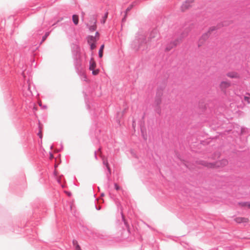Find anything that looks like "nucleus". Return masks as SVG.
<instances>
[{"label":"nucleus","instance_id":"1","mask_svg":"<svg viewBox=\"0 0 250 250\" xmlns=\"http://www.w3.org/2000/svg\"><path fill=\"white\" fill-rule=\"evenodd\" d=\"M228 161L226 158H223L214 162H208L205 161H200L199 164L208 169H215L223 168L228 165Z\"/></svg>","mask_w":250,"mask_h":250},{"label":"nucleus","instance_id":"2","mask_svg":"<svg viewBox=\"0 0 250 250\" xmlns=\"http://www.w3.org/2000/svg\"><path fill=\"white\" fill-rule=\"evenodd\" d=\"M234 221L237 224H243L244 225H247L250 221L249 218L241 216L236 217L234 219Z\"/></svg>","mask_w":250,"mask_h":250},{"label":"nucleus","instance_id":"3","mask_svg":"<svg viewBox=\"0 0 250 250\" xmlns=\"http://www.w3.org/2000/svg\"><path fill=\"white\" fill-rule=\"evenodd\" d=\"M194 0H187L184 1L180 6V10L182 12H185L191 7V3Z\"/></svg>","mask_w":250,"mask_h":250},{"label":"nucleus","instance_id":"4","mask_svg":"<svg viewBox=\"0 0 250 250\" xmlns=\"http://www.w3.org/2000/svg\"><path fill=\"white\" fill-rule=\"evenodd\" d=\"M231 86V83L229 81H222L219 85V87L221 91L224 92L226 89Z\"/></svg>","mask_w":250,"mask_h":250},{"label":"nucleus","instance_id":"5","mask_svg":"<svg viewBox=\"0 0 250 250\" xmlns=\"http://www.w3.org/2000/svg\"><path fill=\"white\" fill-rule=\"evenodd\" d=\"M91 25H89V29L91 31H94L97 28V20L95 18L92 17L90 21Z\"/></svg>","mask_w":250,"mask_h":250},{"label":"nucleus","instance_id":"6","mask_svg":"<svg viewBox=\"0 0 250 250\" xmlns=\"http://www.w3.org/2000/svg\"><path fill=\"white\" fill-rule=\"evenodd\" d=\"M99 34L98 32L96 33V36H89L87 38V42L89 44L95 43L99 39Z\"/></svg>","mask_w":250,"mask_h":250},{"label":"nucleus","instance_id":"7","mask_svg":"<svg viewBox=\"0 0 250 250\" xmlns=\"http://www.w3.org/2000/svg\"><path fill=\"white\" fill-rule=\"evenodd\" d=\"M227 76L231 79H240V75L236 72L232 71L227 73Z\"/></svg>","mask_w":250,"mask_h":250},{"label":"nucleus","instance_id":"8","mask_svg":"<svg viewBox=\"0 0 250 250\" xmlns=\"http://www.w3.org/2000/svg\"><path fill=\"white\" fill-rule=\"evenodd\" d=\"M239 207L241 208H250V202H239L237 204Z\"/></svg>","mask_w":250,"mask_h":250},{"label":"nucleus","instance_id":"9","mask_svg":"<svg viewBox=\"0 0 250 250\" xmlns=\"http://www.w3.org/2000/svg\"><path fill=\"white\" fill-rule=\"evenodd\" d=\"M89 69L93 70L96 67V63L93 58H91L90 61Z\"/></svg>","mask_w":250,"mask_h":250},{"label":"nucleus","instance_id":"10","mask_svg":"<svg viewBox=\"0 0 250 250\" xmlns=\"http://www.w3.org/2000/svg\"><path fill=\"white\" fill-rule=\"evenodd\" d=\"M220 155H221V154L220 153L215 152V153H214L213 154H212L209 158L212 160H216V159L219 158L220 157Z\"/></svg>","mask_w":250,"mask_h":250},{"label":"nucleus","instance_id":"11","mask_svg":"<svg viewBox=\"0 0 250 250\" xmlns=\"http://www.w3.org/2000/svg\"><path fill=\"white\" fill-rule=\"evenodd\" d=\"M72 20L74 22V23L75 25H77L79 22V17L77 15H74L72 16Z\"/></svg>","mask_w":250,"mask_h":250},{"label":"nucleus","instance_id":"12","mask_svg":"<svg viewBox=\"0 0 250 250\" xmlns=\"http://www.w3.org/2000/svg\"><path fill=\"white\" fill-rule=\"evenodd\" d=\"M73 244L75 247V250H82L80 246H79L78 242L76 240L73 241Z\"/></svg>","mask_w":250,"mask_h":250},{"label":"nucleus","instance_id":"13","mask_svg":"<svg viewBox=\"0 0 250 250\" xmlns=\"http://www.w3.org/2000/svg\"><path fill=\"white\" fill-rule=\"evenodd\" d=\"M104 45L103 44L99 50V56L100 58H102L103 56V50L104 49Z\"/></svg>","mask_w":250,"mask_h":250},{"label":"nucleus","instance_id":"14","mask_svg":"<svg viewBox=\"0 0 250 250\" xmlns=\"http://www.w3.org/2000/svg\"><path fill=\"white\" fill-rule=\"evenodd\" d=\"M132 8V5H130L126 9L125 14L124 18L123 19V20H125V19L127 16V13Z\"/></svg>","mask_w":250,"mask_h":250},{"label":"nucleus","instance_id":"15","mask_svg":"<svg viewBox=\"0 0 250 250\" xmlns=\"http://www.w3.org/2000/svg\"><path fill=\"white\" fill-rule=\"evenodd\" d=\"M107 16H108V13L106 12L105 14V15L104 16V17H103V20L102 21V23L104 24L106 21V20L107 18Z\"/></svg>","mask_w":250,"mask_h":250},{"label":"nucleus","instance_id":"16","mask_svg":"<svg viewBox=\"0 0 250 250\" xmlns=\"http://www.w3.org/2000/svg\"><path fill=\"white\" fill-rule=\"evenodd\" d=\"M92 74L94 75H97L99 74V69H96V70H92Z\"/></svg>","mask_w":250,"mask_h":250},{"label":"nucleus","instance_id":"17","mask_svg":"<svg viewBox=\"0 0 250 250\" xmlns=\"http://www.w3.org/2000/svg\"><path fill=\"white\" fill-rule=\"evenodd\" d=\"M89 45H90V48L91 50H93L96 47L95 43H90Z\"/></svg>","mask_w":250,"mask_h":250},{"label":"nucleus","instance_id":"18","mask_svg":"<svg viewBox=\"0 0 250 250\" xmlns=\"http://www.w3.org/2000/svg\"><path fill=\"white\" fill-rule=\"evenodd\" d=\"M42 127H40V132L38 133V135L39 136L40 138H42Z\"/></svg>","mask_w":250,"mask_h":250},{"label":"nucleus","instance_id":"19","mask_svg":"<svg viewBox=\"0 0 250 250\" xmlns=\"http://www.w3.org/2000/svg\"><path fill=\"white\" fill-rule=\"evenodd\" d=\"M244 100H245V101H247L248 104L250 103V97H247V96H245L244 97Z\"/></svg>","mask_w":250,"mask_h":250},{"label":"nucleus","instance_id":"20","mask_svg":"<svg viewBox=\"0 0 250 250\" xmlns=\"http://www.w3.org/2000/svg\"><path fill=\"white\" fill-rule=\"evenodd\" d=\"M49 34V33H46L45 34V35L43 37V38H42V41L43 42L44 41L46 40V38L48 37Z\"/></svg>","mask_w":250,"mask_h":250},{"label":"nucleus","instance_id":"21","mask_svg":"<svg viewBox=\"0 0 250 250\" xmlns=\"http://www.w3.org/2000/svg\"><path fill=\"white\" fill-rule=\"evenodd\" d=\"M114 186H115V189H116V190H119V189H120V187H119V186L117 184H114Z\"/></svg>","mask_w":250,"mask_h":250},{"label":"nucleus","instance_id":"22","mask_svg":"<svg viewBox=\"0 0 250 250\" xmlns=\"http://www.w3.org/2000/svg\"><path fill=\"white\" fill-rule=\"evenodd\" d=\"M104 164H105L106 165V167H107V168H108V169H109V166H108V163H107V161H104Z\"/></svg>","mask_w":250,"mask_h":250},{"label":"nucleus","instance_id":"23","mask_svg":"<svg viewBox=\"0 0 250 250\" xmlns=\"http://www.w3.org/2000/svg\"><path fill=\"white\" fill-rule=\"evenodd\" d=\"M215 30V28L214 27H212L210 28L209 29V30H210V31H213Z\"/></svg>","mask_w":250,"mask_h":250},{"label":"nucleus","instance_id":"24","mask_svg":"<svg viewBox=\"0 0 250 250\" xmlns=\"http://www.w3.org/2000/svg\"><path fill=\"white\" fill-rule=\"evenodd\" d=\"M53 158V155L52 153H50V159H52Z\"/></svg>","mask_w":250,"mask_h":250}]
</instances>
